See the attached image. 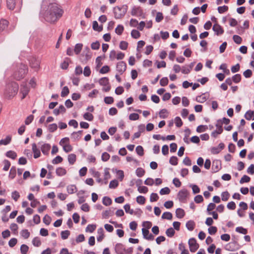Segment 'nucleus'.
I'll return each instance as SVG.
<instances>
[{"mask_svg": "<svg viewBox=\"0 0 254 254\" xmlns=\"http://www.w3.org/2000/svg\"><path fill=\"white\" fill-rule=\"evenodd\" d=\"M44 4H48L44 13V17L47 22L54 23L61 17L64 13L63 9L56 3H49L47 0L43 1Z\"/></svg>", "mask_w": 254, "mask_h": 254, "instance_id": "obj_1", "label": "nucleus"}, {"mask_svg": "<svg viewBox=\"0 0 254 254\" xmlns=\"http://www.w3.org/2000/svg\"><path fill=\"white\" fill-rule=\"evenodd\" d=\"M18 85L16 82H12L6 86L4 92L5 96L7 98H11L15 96L18 90Z\"/></svg>", "mask_w": 254, "mask_h": 254, "instance_id": "obj_2", "label": "nucleus"}, {"mask_svg": "<svg viewBox=\"0 0 254 254\" xmlns=\"http://www.w3.org/2000/svg\"><path fill=\"white\" fill-rule=\"evenodd\" d=\"M28 71V67L27 65L21 64L17 70H16L14 74V78L17 80H20L23 78Z\"/></svg>", "mask_w": 254, "mask_h": 254, "instance_id": "obj_3", "label": "nucleus"}, {"mask_svg": "<svg viewBox=\"0 0 254 254\" xmlns=\"http://www.w3.org/2000/svg\"><path fill=\"white\" fill-rule=\"evenodd\" d=\"M127 11V6L123 5L122 7L117 6L114 8V13L116 19L122 18L126 14Z\"/></svg>", "mask_w": 254, "mask_h": 254, "instance_id": "obj_4", "label": "nucleus"}, {"mask_svg": "<svg viewBox=\"0 0 254 254\" xmlns=\"http://www.w3.org/2000/svg\"><path fill=\"white\" fill-rule=\"evenodd\" d=\"M60 144L63 146L64 150L68 153L72 150V147L69 144V139L68 137H64L61 140Z\"/></svg>", "mask_w": 254, "mask_h": 254, "instance_id": "obj_5", "label": "nucleus"}, {"mask_svg": "<svg viewBox=\"0 0 254 254\" xmlns=\"http://www.w3.org/2000/svg\"><path fill=\"white\" fill-rule=\"evenodd\" d=\"M189 194V191L186 189H183L178 192V198L180 201L186 202Z\"/></svg>", "mask_w": 254, "mask_h": 254, "instance_id": "obj_6", "label": "nucleus"}, {"mask_svg": "<svg viewBox=\"0 0 254 254\" xmlns=\"http://www.w3.org/2000/svg\"><path fill=\"white\" fill-rule=\"evenodd\" d=\"M131 14L132 16L144 18L143 10L140 7H133L131 9Z\"/></svg>", "mask_w": 254, "mask_h": 254, "instance_id": "obj_7", "label": "nucleus"}, {"mask_svg": "<svg viewBox=\"0 0 254 254\" xmlns=\"http://www.w3.org/2000/svg\"><path fill=\"white\" fill-rule=\"evenodd\" d=\"M190 250L191 252H195L199 248V245L194 238H191L189 241Z\"/></svg>", "mask_w": 254, "mask_h": 254, "instance_id": "obj_8", "label": "nucleus"}, {"mask_svg": "<svg viewBox=\"0 0 254 254\" xmlns=\"http://www.w3.org/2000/svg\"><path fill=\"white\" fill-rule=\"evenodd\" d=\"M40 61L35 58H32L30 60V66L35 70H38L40 67Z\"/></svg>", "mask_w": 254, "mask_h": 254, "instance_id": "obj_9", "label": "nucleus"}, {"mask_svg": "<svg viewBox=\"0 0 254 254\" xmlns=\"http://www.w3.org/2000/svg\"><path fill=\"white\" fill-rule=\"evenodd\" d=\"M117 71L121 74H123L126 70L127 64L125 62H118L116 66Z\"/></svg>", "mask_w": 254, "mask_h": 254, "instance_id": "obj_10", "label": "nucleus"}, {"mask_svg": "<svg viewBox=\"0 0 254 254\" xmlns=\"http://www.w3.org/2000/svg\"><path fill=\"white\" fill-rule=\"evenodd\" d=\"M87 53L85 54L83 53L80 58V61L82 64H86L87 62L91 59V55L89 54V49L87 48Z\"/></svg>", "mask_w": 254, "mask_h": 254, "instance_id": "obj_11", "label": "nucleus"}, {"mask_svg": "<svg viewBox=\"0 0 254 254\" xmlns=\"http://www.w3.org/2000/svg\"><path fill=\"white\" fill-rule=\"evenodd\" d=\"M115 251L117 254H125L126 249L124 245L121 243L116 244L115 246Z\"/></svg>", "mask_w": 254, "mask_h": 254, "instance_id": "obj_12", "label": "nucleus"}, {"mask_svg": "<svg viewBox=\"0 0 254 254\" xmlns=\"http://www.w3.org/2000/svg\"><path fill=\"white\" fill-rule=\"evenodd\" d=\"M142 233L144 238L148 240H153L154 239V236L151 234H149L148 230L145 228L142 229Z\"/></svg>", "mask_w": 254, "mask_h": 254, "instance_id": "obj_13", "label": "nucleus"}, {"mask_svg": "<svg viewBox=\"0 0 254 254\" xmlns=\"http://www.w3.org/2000/svg\"><path fill=\"white\" fill-rule=\"evenodd\" d=\"M212 29L217 35H221L224 33L223 28L217 23L213 25Z\"/></svg>", "mask_w": 254, "mask_h": 254, "instance_id": "obj_14", "label": "nucleus"}, {"mask_svg": "<svg viewBox=\"0 0 254 254\" xmlns=\"http://www.w3.org/2000/svg\"><path fill=\"white\" fill-rule=\"evenodd\" d=\"M221 168V162L218 160H214L212 162V169L214 172H218Z\"/></svg>", "mask_w": 254, "mask_h": 254, "instance_id": "obj_15", "label": "nucleus"}, {"mask_svg": "<svg viewBox=\"0 0 254 254\" xmlns=\"http://www.w3.org/2000/svg\"><path fill=\"white\" fill-rule=\"evenodd\" d=\"M9 22L5 19H1L0 20V32H1L6 29L8 27Z\"/></svg>", "mask_w": 254, "mask_h": 254, "instance_id": "obj_16", "label": "nucleus"}, {"mask_svg": "<svg viewBox=\"0 0 254 254\" xmlns=\"http://www.w3.org/2000/svg\"><path fill=\"white\" fill-rule=\"evenodd\" d=\"M18 0H6V5L10 10H13L16 6Z\"/></svg>", "mask_w": 254, "mask_h": 254, "instance_id": "obj_17", "label": "nucleus"}, {"mask_svg": "<svg viewBox=\"0 0 254 254\" xmlns=\"http://www.w3.org/2000/svg\"><path fill=\"white\" fill-rule=\"evenodd\" d=\"M29 91V88L26 85H22L20 89V93L22 94V97H21L22 99H23L25 98L26 95L28 94Z\"/></svg>", "mask_w": 254, "mask_h": 254, "instance_id": "obj_18", "label": "nucleus"}, {"mask_svg": "<svg viewBox=\"0 0 254 254\" xmlns=\"http://www.w3.org/2000/svg\"><path fill=\"white\" fill-rule=\"evenodd\" d=\"M216 127L217 128V130L213 131L211 134V135L214 137H216L218 134H221L223 131L221 125L217 124Z\"/></svg>", "mask_w": 254, "mask_h": 254, "instance_id": "obj_19", "label": "nucleus"}, {"mask_svg": "<svg viewBox=\"0 0 254 254\" xmlns=\"http://www.w3.org/2000/svg\"><path fill=\"white\" fill-rule=\"evenodd\" d=\"M32 150L34 153V157L37 158L40 156L41 153L40 150L37 148L36 143H33L32 145Z\"/></svg>", "mask_w": 254, "mask_h": 254, "instance_id": "obj_20", "label": "nucleus"}, {"mask_svg": "<svg viewBox=\"0 0 254 254\" xmlns=\"http://www.w3.org/2000/svg\"><path fill=\"white\" fill-rule=\"evenodd\" d=\"M71 62V60L68 58H65L63 61V62L61 64V67L63 69H67L69 63Z\"/></svg>", "mask_w": 254, "mask_h": 254, "instance_id": "obj_21", "label": "nucleus"}, {"mask_svg": "<svg viewBox=\"0 0 254 254\" xmlns=\"http://www.w3.org/2000/svg\"><path fill=\"white\" fill-rule=\"evenodd\" d=\"M98 237L97 238L98 242H101L104 238V232L102 228H100L97 230Z\"/></svg>", "mask_w": 254, "mask_h": 254, "instance_id": "obj_22", "label": "nucleus"}, {"mask_svg": "<svg viewBox=\"0 0 254 254\" xmlns=\"http://www.w3.org/2000/svg\"><path fill=\"white\" fill-rule=\"evenodd\" d=\"M56 173L58 176H63L66 174V170L63 167H59L57 168Z\"/></svg>", "mask_w": 254, "mask_h": 254, "instance_id": "obj_23", "label": "nucleus"}, {"mask_svg": "<svg viewBox=\"0 0 254 254\" xmlns=\"http://www.w3.org/2000/svg\"><path fill=\"white\" fill-rule=\"evenodd\" d=\"M245 118L247 120H254V111L249 110L245 115Z\"/></svg>", "mask_w": 254, "mask_h": 254, "instance_id": "obj_24", "label": "nucleus"}, {"mask_svg": "<svg viewBox=\"0 0 254 254\" xmlns=\"http://www.w3.org/2000/svg\"><path fill=\"white\" fill-rule=\"evenodd\" d=\"M66 190L68 193L72 194L76 192L77 190V189L75 185H71L67 187Z\"/></svg>", "mask_w": 254, "mask_h": 254, "instance_id": "obj_25", "label": "nucleus"}, {"mask_svg": "<svg viewBox=\"0 0 254 254\" xmlns=\"http://www.w3.org/2000/svg\"><path fill=\"white\" fill-rule=\"evenodd\" d=\"M51 148V145L49 144L45 143L41 146V150L43 154H48Z\"/></svg>", "mask_w": 254, "mask_h": 254, "instance_id": "obj_26", "label": "nucleus"}, {"mask_svg": "<svg viewBox=\"0 0 254 254\" xmlns=\"http://www.w3.org/2000/svg\"><path fill=\"white\" fill-rule=\"evenodd\" d=\"M82 130H79L77 132H73L71 134V138L74 140H78L81 138Z\"/></svg>", "mask_w": 254, "mask_h": 254, "instance_id": "obj_27", "label": "nucleus"}, {"mask_svg": "<svg viewBox=\"0 0 254 254\" xmlns=\"http://www.w3.org/2000/svg\"><path fill=\"white\" fill-rule=\"evenodd\" d=\"M184 210L182 208H177L176 211V216L179 218H182L185 216Z\"/></svg>", "mask_w": 254, "mask_h": 254, "instance_id": "obj_28", "label": "nucleus"}, {"mask_svg": "<svg viewBox=\"0 0 254 254\" xmlns=\"http://www.w3.org/2000/svg\"><path fill=\"white\" fill-rule=\"evenodd\" d=\"M76 156L74 154H70L68 156V161L70 165H73L76 161Z\"/></svg>", "mask_w": 254, "mask_h": 254, "instance_id": "obj_29", "label": "nucleus"}, {"mask_svg": "<svg viewBox=\"0 0 254 254\" xmlns=\"http://www.w3.org/2000/svg\"><path fill=\"white\" fill-rule=\"evenodd\" d=\"M82 47H83V44H81V43H78V44H76L74 47V53L76 54V55H78L82 49Z\"/></svg>", "mask_w": 254, "mask_h": 254, "instance_id": "obj_30", "label": "nucleus"}, {"mask_svg": "<svg viewBox=\"0 0 254 254\" xmlns=\"http://www.w3.org/2000/svg\"><path fill=\"white\" fill-rule=\"evenodd\" d=\"M11 140V136L10 135H8L5 139L0 140V145H6L10 143Z\"/></svg>", "mask_w": 254, "mask_h": 254, "instance_id": "obj_31", "label": "nucleus"}, {"mask_svg": "<svg viewBox=\"0 0 254 254\" xmlns=\"http://www.w3.org/2000/svg\"><path fill=\"white\" fill-rule=\"evenodd\" d=\"M104 179L105 181V184H107L108 183V180L111 178V175L110 174L109 169L107 168H105L104 169Z\"/></svg>", "mask_w": 254, "mask_h": 254, "instance_id": "obj_32", "label": "nucleus"}, {"mask_svg": "<svg viewBox=\"0 0 254 254\" xmlns=\"http://www.w3.org/2000/svg\"><path fill=\"white\" fill-rule=\"evenodd\" d=\"M195 226V223L192 220L188 221L186 223V227L187 229L190 231H192Z\"/></svg>", "mask_w": 254, "mask_h": 254, "instance_id": "obj_33", "label": "nucleus"}, {"mask_svg": "<svg viewBox=\"0 0 254 254\" xmlns=\"http://www.w3.org/2000/svg\"><path fill=\"white\" fill-rule=\"evenodd\" d=\"M207 97L204 94H203L200 96H198L196 97L195 100L199 103H203L207 100Z\"/></svg>", "mask_w": 254, "mask_h": 254, "instance_id": "obj_34", "label": "nucleus"}, {"mask_svg": "<svg viewBox=\"0 0 254 254\" xmlns=\"http://www.w3.org/2000/svg\"><path fill=\"white\" fill-rule=\"evenodd\" d=\"M16 174V168L14 166L12 167L10 170L9 174V178L11 179H13L15 178Z\"/></svg>", "mask_w": 254, "mask_h": 254, "instance_id": "obj_35", "label": "nucleus"}, {"mask_svg": "<svg viewBox=\"0 0 254 254\" xmlns=\"http://www.w3.org/2000/svg\"><path fill=\"white\" fill-rule=\"evenodd\" d=\"M99 83L101 85L104 86L109 85V78L108 77L101 78L99 80Z\"/></svg>", "mask_w": 254, "mask_h": 254, "instance_id": "obj_36", "label": "nucleus"}, {"mask_svg": "<svg viewBox=\"0 0 254 254\" xmlns=\"http://www.w3.org/2000/svg\"><path fill=\"white\" fill-rule=\"evenodd\" d=\"M6 156L12 159H15L17 157V154L14 151L10 150L6 152Z\"/></svg>", "mask_w": 254, "mask_h": 254, "instance_id": "obj_37", "label": "nucleus"}, {"mask_svg": "<svg viewBox=\"0 0 254 254\" xmlns=\"http://www.w3.org/2000/svg\"><path fill=\"white\" fill-rule=\"evenodd\" d=\"M172 217V214L169 212H165L162 215V218L164 219L171 220Z\"/></svg>", "mask_w": 254, "mask_h": 254, "instance_id": "obj_38", "label": "nucleus"}, {"mask_svg": "<svg viewBox=\"0 0 254 254\" xmlns=\"http://www.w3.org/2000/svg\"><path fill=\"white\" fill-rule=\"evenodd\" d=\"M168 114H169V113L166 109H162L160 111V113H159L160 117L162 119L167 118L168 116Z\"/></svg>", "mask_w": 254, "mask_h": 254, "instance_id": "obj_39", "label": "nucleus"}, {"mask_svg": "<svg viewBox=\"0 0 254 254\" xmlns=\"http://www.w3.org/2000/svg\"><path fill=\"white\" fill-rule=\"evenodd\" d=\"M93 29L97 31H101L103 29L102 26H99L98 22L96 21H94L93 22Z\"/></svg>", "mask_w": 254, "mask_h": 254, "instance_id": "obj_40", "label": "nucleus"}, {"mask_svg": "<svg viewBox=\"0 0 254 254\" xmlns=\"http://www.w3.org/2000/svg\"><path fill=\"white\" fill-rule=\"evenodd\" d=\"M230 197V194L227 191H224L221 193V198L223 201H227Z\"/></svg>", "mask_w": 254, "mask_h": 254, "instance_id": "obj_41", "label": "nucleus"}, {"mask_svg": "<svg viewBox=\"0 0 254 254\" xmlns=\"http://www.w3.org/2000/svg\"><path fill=\"white\" fill-rule=\"evenodd\" d=\"M175 233V230L172 227L168 228V229H167L166 231V234L169 237H172L173 236H174Z\"/></svg>", "mask_w": 254, "mask_h": 254, "instance_id": "obj_42", "label": "nucleus"}, {"mask_svg": "<svg viewBox=\"0 0 254 254\" xmlns=\"http://www.w3.org/2000/svg\"><path fill=\"white\" fill-rule=\"evenodd\" d=\"M103 203L106 206H109L112 203V200L110 197L105 196L103 198Z\"/></svg>", "mask_w": 254, "mask_h": 254, "instance_id": "obj_43", "label": "nucleus"}, {"mask_svg": "<svg viewBox=\"0 0 254 254\" xmlns=\"http://www.w3.org/2000/svg\"><path fill=\"white\" fill-rule=\"evenodd\" d=\"M136 175L138 177H142L145 174V171L142 168H138L135 171Z\"/></svg>", "mask_w": 254, "mask_h": 254, "instance_id": "obj_44", "label": "nucleus"}, {"mask_svg": "<svg viewBox=\"0 0 254 254\" xmlns=\"http://www.w3.org/2000/svg\"><path fill=\"white\" fill-rule=\"evenodd\" d=\"M3 164L4 165V166H3V170L4 171H7L8 170L10 165H11V164H10V162L7 160H4L3 161Z\"/></svg>", "mask_w": 254, "mask_h": 254, "instance_id": "obj_45", "label": "nucleus"}, {"mask_svg": "<svg viewBox=\"0 0 254 254\" xmlns=\"http://www.w3.org/2000/svg\"><path fill=\"white\" fill-rule=\"evenodd\" d=\"M131 35L132 38L135 39H138L140 36V33L139 32L136 30H132L131 32Z\"/></svg>", "mask_w": 254, "mask_h": 254, "instance_id": "obj_46", "label": "nucleus"}, {"mask_svg": "<svg viewBox=\"0 0 254 254\" xmlns=\"http://www.w3.org/2000/svg\"><path fill=\"white\" fill-rule=\"evenodd\" d=\"M32 244L35 247H39L41 245L40 238L38 237L34 238L32 240Z\"/></svg>", "mask_w": 254, "mask_h": 254, "instance_id": "obj_47", "label": "nucleus"}, {"mask_svg": "<svg viewBox=\"0 0 254 254\" xmlns=\"http://www.w3.org/2000/svg\"><path fill=\"white\" fill-rule=\"evenodd\" d=\"M190 187L191 188L194 194L198 193L200 191L199 188L196 185H190Z\"/></svg>", "mask_w": 254, "mask_h": 254, "instance_id": "obj_48", "label": "nucleus"}, {"mask_svg": "<svg viewBox=\"0 0 254 254\" xmlns=\"http://www.w3.org/2000/svg\"><path fill=\"white\" fill-rule=\"evenodd\" d=\"M124 28L123 25H119L115 29V32L118 35H121L123 32Z\"/></svg>", "mask_w": 254, "mask_h": 254, "instance_id": "obj_49", "label": "nucleus"}, {"mask_svg": "<svg viewBox=\"0 0 254 254\" xmlns=\"http://www.w3.org/2000/svg\"><path fill=\"white\" fill-rule=\"evenodd\" d=\"M83 118L85 120L89 121H92L93 120L94 117L92 114L87 112L84 114Z\"/></svg>", "mask_w": 254, "mask_h": 254, "instance_id": "obj_50", "label": "nucleus"}, {"mask_svg": "<svg viewBox=\"0 0 254 254\" xmlns=\"http://www.w3.org/2000/svg\"><path fill=\"white\" fill-rule=\"evenodd\" d=\"M136 152L137 153V154L139 155V156H143V154H144V150H143V147L140 146V145H138L136 147Z\"/></svg>", "mask_w": 254, "mask_h": 254, "instance_id": "obj_51", "label": "nucleus"}, {"mask_svg": "<svg viewBox=\"0 0 254 254\" xmlns=\"http://www.w3.org/2000/svg\"><path fill=\"white\" fill-rule=\"evenodd\" d=\"M145 198L143 196L139 195L136 197V202L140 204H144L145 202Z\"/></svg>", "mask_w": 254, "mask_h": 254, "instance_id": "obj_52", "label": "nucleus"}, {"mask_svg": "<svg viewBox=\"0 0 254 254\" xmlns=\"http://www.w3.org/2000/svg\"><path fill=\"white\" fill-rule=\"evenodd\" d=\"M251 178L247 175H244L240 181V183L243 184L245 183H248L250 181Z\"/></svg>", "mask_w": 254, "mask_h": 254, "instance_id": "obj_53", "label": "nucleus"}, {"mask_svg": "<svg viewBox=\"0 0 254 254\" xmlns=\"http://www.w3.org/2000/svg\"><path fill=\"white\" fill-rule=\"evenodd\" d=\"M170 191V190L169 188L165 187L161 189L159 192L161 195H165L169 194Z\"/></svg>", "mask_w": 254, "mask_h": 254, "instance_id": "obj_54", "label": "nucleus"}, {"mask_svg": "<svg viewBox=\"0 0 254 254\" xmlns=\"http://www.w3.org/2000/svg\"><path fill=\"white\" fill-rule=\"evenodd\" d=\"M58 127L56 124H52L49 125L48 130L51 132H53L57 129Z\"/></svg>", "mask_w": 254, "mask_h": 254, "instance_id": "obj_55", "label": "nucleus"}, {"mask_svg": "<svg viewBox=\"0 0 254 254\" xmlns=\"http://www.w3.org/2000/svg\"><path fill=\"white\" fill-rule=\"evenodd\" d=\"M21 235L24 239H28L30 236V232L27 229L22 230Z\"/></svg>", "mask_w": 254, "mask_h": 254, "instance_id": "obj_56", "label": "nucleus"}, {"mask_svg": "<svg viewBox=\"0 0 254 254\" xmlns=\"http://www.w3.org/2000/svg\"><path fill=\"white\" fill-rule=\"evenodd\" d=\"M69 93V90L67 86H64L62 89L61 92V96L65 97Z\"/></svg>", "mask_w": 254, "mask_h": 254, "instance_id": "obj_57", "label": "nucleus"}, {"mask_svg": "<svg viewBox=\"0 0 254 254\" xmlns=\"http://www.w3.org/2000/svg\"><path fill=\"white\" fill-rule=\"evenodd\" d=\"M96 225L89 224L86 228V231L92 233L96 229Z\"/></svg>", "mask_w": 254, "mask_h": 254, "instance_id": "obj_58", "label": "nucleus"}, {"mask_svg": "<svg viewBox=\"0 0 254 254\" xmlns=\"http://www.w3.org/2000/svg\"><path fill=\"white\" fill-rule=\"evenodd\" d=\"M119 185V183L117 180H114L110 182L109 184V188L110 189H115Z\"/></svg>", "mask_w": 254, "mask_h": 254, "instance_id": "obj_59", "label": "nucleus"}, {"mask_svg": "<svg viewBox=\"0 0 254 254\" xmlns=\"http://www.w3.org/2000/svg\"><path fill=\"white\" fill-rule=\"evenodd\" d=\"M70 235V232L68 230L62 231L61 237L63 240L66 239Z\"/></svg>", "mask_w": 254, "mask_h": 254, "instance_id": "obj_60", "label": "nucleus"}, {"mask_svg": "<svg viewBox=\"0 0 254 254\" xmlns=\"http://www.w3.org/2000/svg\"><path fill=\"white\" fill-rule=\"evenodd\" d=\"M28 249L29 248L27 245L24 244L22 245L20 247V251L21 254H26Z\"/></svg>", "mask_w": 254, "mask_h": 254, "instance_id": "obj_61", "label": "nucleus"}, {"mask_svg": "<svg viewBox=\"0 0 254 254\" xmlns=\"http://www.w3.org/2000/svg\"><path fill=\"white\" fill-rule=\"evenodd\" d=\"M233 39L234 41L237 44H240L242 42V38L240 36L237 35H235L233 36Z\"/></svg>", "mask_w": 254, "mask_h": 254, "instance_id": "obj_62", "label": "nucleus"}, {"mask_svg": "<svg viewBox=\"0 0 254 254\" xmlns=\"http://www.w3.org/2000/svg\"><path fill=\"white\" fill-rule=\"evenodd\" d=\"M63 160V159L60 156H57L52 160V163L53 164H57L61 163Z\"/></svg>", "mask_w": 254, "mask_h": 254, "instance_id": "obj_63", "label": "nucleus"}, {"mask_svg": "<svg viewBox=\"0 0 254 254\" xmlns=\"http://www.w3.org/2000/svg\"><path fill=\"white\" fill-rule=\"evenodd\" d=\"M11 197L15 201H16L20 197L19 193L16 190L14 191L11 193Z\"/></svg>", "mask_w": 254, "mask_h": 254, "instance_id": "obj_64", "label": "nucleus"}]
</instances>
